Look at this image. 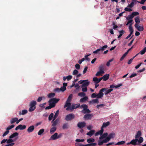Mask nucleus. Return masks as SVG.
I'll list each match as a JSON object with an SVG mask.
<instances>
[{
  "label": "nucleus",
  "instance_id": "nucleus-9",
  "mask_svg": "<svg viewBox=\"0 0 146 146\" xmlns=\"http://www.w3.org/2000/svg\"><path fill=\"white\" fill-rule=\"evenodd\" d=\"M86 125V123L85 122H79L77 124V126L80 129H82Z\"/></svg>",
  "mask_w": 146,
  "mask_h": 146
},
{
  "label": "nucleus",
  "instance_id": "nucleus-6",
  "mask_svg": "<svg viewBox=\"0 0 146 146\" xmlns=\"http://www.w3.org/2000/svg\"><path fill=\"white\" fill-rule=\"evenodd\" d=\"M106 90V88H103L100 90L99 93L97 94V98H101L103 97L104 94L103 92H104Z\"/></svg>",
  "mask_w": 146,
  "mask_h": 146
},
{
  "label": "nucleus",
  "instance_id": "nucleus-51",
  "mask_svg": "<svg viewBox=\"0 0 146 146\" xmlns=\"http://www.w3.org/2000/svg\"><path fill=\"white\" fill-rule=\"evenodd\" d=\"M134 3L133 2H131L130 4H129L127 7H128L132 8L133 6Z\"/></svg>",
  "mask_w": 146,
  "mask_h": 146
},
{
  "label": "nucleus",
  "instance_id": "nucleus-8",
  "mask_svg": "<svg viewBox=\"0 0 146 146\" xmlns=\"http://www.w3.org/2000/svg\"><path fill=\"white\" fill-rule=\"evenodd\" d=\"M26 128V126L25 125H19L17 126L15 128L16 130H17L18 129L20 130H23L25 129Z\"/></svg>",
  "mask_w": 146,
  "mask_h": 146
},
{
  "label": "nucleus",
  "instance_id": "nucleus-22",
  "mask_svg": "<svg viewBox=\"0 0 146 146\" xmlns=\"http://www.w3.org/2000/svg\"><path fill=\"white\" fill-rule=\"evenodd\" d=\"M19 133L17 132H15L11 135L9 136V138L10 139H13V138L17 136L18 135Z\"/></svg>",
  "mask_w": 146,
  "mask_h": 146
},
{
  "label": "nucleus",
  "instance_id": "nucleus-37",
  "mask_svg": "<svg viewBox=\"0 0 146 146\" xmlns=\"http://www.w3.org/2000/svg\"><path fill=\"white\" fill-rule=\"evenodd\" d=\"M87 141L88 143H93L95 141V139L93 138H89L87 139Z\"/></svg>",
  "mask_w": 146,
  "mask_h": 146
},
{
  "label": "nucleus",
  "instance_id": "nucleus-35",
  "mask_svg": "<svg viewBox=\"0 0 146 146\" xmlns=\"http://www.w3.org/2000/svg\"><path fill=\"white\" fill-rule=\"evenodd\" d=\"M107 47L108 46L107 45H105L99 49L100 51L102 52L105 50V49H106Z\"/></svg>",
  "mask_w": 146,
  "mask_h": 146
},
{
  "label": "nucleus",
  "instance_id": "nucleus-19",
  "mask_svg": "<svg viewBox=\"0 0 146 146\" xmlns=\"http://www.w3.org/2000/svg\"><path fill=\"white\" fill-rule=\"evenodd\" d=\"M95 132V131L94 130H92L86 133V135L90 137H91L94 134Z\"/></svg>",
  "mask_w": 146,
  "mask_h": 146
},
{
  "label": "nucleus",
  "instance_id": "nucleus-47",
  "mask_svg": "<svg viewBox=\"0 0 146 146\" xmlns=\"http://www.w3.org/2000/svg\"><path fill=\"white\" fill-rule=\"evenodd\" d=\"M15 127L14 125L12 124L11 125L8 126V127L7 128L6 130H9Z\"/></svg>",
  "mask_w": 146,
  "mask_h": 146
},
{
  "label": "nucleus",
  "instance_id": "nucleus-31",
  "mask_svg": "<svg viewBox=\"0 0 146 146\" xmlns=\"http://www.w3.org/2000/svg\"><path fill=\"white\" fill-rule=\"evenodd\" d=\"M17 120L18 118L17 117L12 118L10 121V123L12 124L15 122H17Z\"/></svg>",
  "mask_w": 146,
  "mask_h": 146
},
{
  "label": "nucleus",
  "instance_id": "nucleus-38",
  "mask_svg": "<svg viewBox=\"0 0 146 146\" xmlns=\"http://www.w3.org/2000/svg\"><path fill=\"white\" fill-rule=\"evenodd\" d=\"M55 95V94L54 93H49L48 95V96L49 98H51L54 97Z\"/></svg>",
  "mask_w": 146,
  "mask_h": 146
},
{
  "label": "nucleus",
  "instance_id": "nucleus-24",
  "mask_svg": "<svg viewBox=\"0 0 146 146\" xmlns=\"http://www.w3.org/2000/svg\"><path fill=\"white\" fill-rule=\"evenodd\" d=\"M113 89H110L108 90H107V89L106 88V90H104V94L106 95H108L109 93L110 92H111L113 90Z\"/></svg>",
  "mask_w": 146,
  "mask_h": 146
},
{
  "label": "nucleus",
  "instance_id": "nucleus-39",
  "mask_svg": "<svg viewBox=\"0 0 146 146\" xmlns=\"http://www.w3.org/2000/svg\"><path fill=\"white\" fill-rule=\"evenodd\" d=\"M72 96H73L72 94H70L69 95L66 101H67V102H70L72 100Z\"/></svg>",
  "mask_w": 146,
  "mask_h": 146
},
{
  "label": "nucleus",
  "instance_id": "nucleus-32",
  "mask_svg": "<svg viewBox=\"0 0 146 146\" xmlns=\"http://www.w3.org/2000/svg\"><path fill=\"white\" fill-rule=\"evenodd\" d=\"M15 140H13L12 139H10L9 138V139H7V143L8 144H10L11 143H13V142L15 141Z\"/></svg>",
  "mask_w": 146,
  "mask_h": 146
},
{
  "label": "nucleus",
  "instance_id": "nucleus-27",
  "mask_svg": "<svg viewBox=\"0 0 146 146\" xmlns=\"http://www.w3.org/2000/svg\"><path fill=\"white\" fill-rule=\"evenodd\" d=\"M59 113V110H58L56 111L55 114L54 115V116L53 119L52 120L53 121H54V120L58 116Z\"/></svg>",
  "mask_w": 146,
  "mask_h": 146
},
{
  "label": "nucleus",
  "instance_id": "nucleus-3",
  "mask_svg": "<svg viewBox=\"0 0 146 146\" xmlns=\"http://www.w3.org/2000/svg\"><path fill=\"white\" fill-rule=\"evenodd\" d=\"M60 99L56 98H52L50 99L48 101L49 104L51 105L53 108L54 107L56 104L59 101Z\"/></svg>",
  "mask_w": 146,
  "mask_h": 146
},
{
  "label": "nucleus",
  "instance_id": "nucleus-43",
  "mask_svg": "<svg viewBox=\"0 0 146 146\" xmlns=\"http://www.w3.org/2000/svg\"><path fill=\"white\" fill-rule=\"evenodd\" d=\"M134 17V16L131 13V15H128L127 17L126 18L127 20H129L133 19Z\"/></svg>",
  "mask_w": 146,
  "mask_h": 146
},
{
  "label": "nucleus",
  "instance_id": "nucleus-2",
  "mask_svg": "<svg viewBox=\"0 0 146 146\" xmlns=\"http://www.w3.org/2000/svg\"><path fill=\"white\" fill-rule=\"evenodd\" d=\"M143 141V139L142 137H140L139 139H133L131 141V144L134 145H139Z\"/></svg>",
  "mask_w": 146,
  "mask_h": 146
},
{
  "label": "nucleus",
  "instance_id": "nucleus-29",
  "mask_svg": "<svg viewBox=\"0 0 146 146\" xmlns=\"http://www.w3.org/2000/svg\"><path fill=\"white\" fill-rule=\"evenodd\" d=\"M99 71L103 72V73H104V64H101L99 66Z\"/></svg>",
  "mask_w": 146,
  "mask_h": 146
},
{
  "label": "nucleus",
  "instance_id": "nucleus-26",
  "mask_svg": "<svg viewBox=\"0 0 146 146\" xmlns=\"http://www.w3.org/2000/svg\"><path fill=\"white\" fill-rule=\"evenodd\" d=\"M110 124V123L109 121H108L106 123H104L103 124V125L101 127V128L103 129L104 128L108 126Z\"/></svg>",
  "mask_w": 146,
  "mask_h": 146
},
{
  "label": "nucleus",
  "instance_id": "nucleus-30",
  "mask_svg": "<svg viewBox=\"0 0 146 146\" xmlns=\"http://www.w3.org/2000/svg\"><path fill=\"white\" fill-rule=\"evenodd\" d=\"M56 128L55 126H53L50 129V133L52 134L56 130Z\"/></svg>",
  "mask_w": 146,
  "mask_h": 146
},
{
  "label": "nucleus",
  "instance_id": "nucleus-56",
  "mask_svg": "<svg viewBox=\"0 0 146 146\" xmlns=\"http://www.w3.org/2000/svg\"><path fill=\"white\" fill-rule=\"evenodd\" d=\"M75 146H85V145H83L80 143H75Z\"/></svg>",
  "mask_w": 146,
  "mask_h": 146
},
{
  "label": "nucleus",
  "instance_id": "nucleus-49",
  "mask_svg": "<svg viewBox=\"0 0 146 146\" xmlns=\"http://www.w3.org/2000/svg\"><path fill=\"white\" fill-rule=\"evenodd\" d=\"M86 94L84 92H80L78 94V96L81 97L85 96Z\"/></svg>",
  "mask_w": 146,
  "mask_h": 146
},
{
  "label": "nucleus",
  "instance_id": "nucleus-46",
  "mask_svg": "<svg viewBox=\"0 0 146 146\" xmlns=\"http://www.w3.org/2000/svg\"><path fill=\"white\" fill-rule=\"evenodd\" d=\"M54 117V114L53 113H51L49 115L48 117V120L49 121H51Z\"/></svg>",
  "mask_w": 146,
  "mask_h": 146
},
{
  "label": "nucleus",
  "instance_id": "nucleus-33",
  "mask_svg": "<svg viewBox=\"0 0 146 146\" xmlns=\"http://www.w3.org/2000/svg\"><path fill=\"white\" fill-rule=\"evenodd\" d=\"M27 113V110H22V112L21 111L19 112V115H23L26 114Z\"/></svg>",
  "mask_w": 146,
  "mask_h": 146
},
{
  "label": "nucleus",
  "instance_id": "nucleus-55",
  "mask_svg": "<svg viewBox=\"0 0 146 146\" xmlns=\"http://www.w3.org/2000/svg\"><path fill=\"white\" fill-rule=\"evenodd\" d=\"M9 130H7L4 132V133L3 134V136L4 137L5 136H6V135H7L8 134V133H9Z\"/></svg>",
  "mask_w": 146,
  "mask_h": 146
},
{
  "label": "nucleus",
  "instance_id": "nucleus-4",
  "mask_svg": "<svg viewBox=\"0 0 146 146\" xmlns=\"http://www.w3.org/2000/svg\"><path fill=\"white\" fill-rule=\"evenodd\" d=\"M36 102L35 101H32L31 102L29 105L30 107L29 110V111L32 112L34 111L36 108Z\"/></svg>",
  "mask_w": 146,
  "mask_h": 146
},
{
  "label": "nucleus",
  "instance_id": "nucleus-14",
  "mask_svg": "<svg viewBox=\"0 0 146 146\" xmlns=\"http://www.w3.org/2000/svg\"><path fill=\"white\" fill-rule=\"evenodd\" d=\"M141 132L140 131H138L135 136V139H139L140 137H141Z\"/></svg>",
  "mask_w": 146,
  "mask_h": 146
},
{
  "label": "nucleus",
  "instance_id": "nucleus-34",
  "mask_svg": "<svg viewBox=\"0 0 146 146\" xmlns=\"http://www.w3.org/2000/svg\"><path fill=\"white\" fill-rule=\"evenodd\" d=\"M119 35L118 36V38H120L122 35L124 33L125 31L123 30H122L120 31H119Z\"/></svg>",
  "mask_w": 146,
  "mask_h": 146
},
{
  "label": "nucleus",
  "instance_id": "nucleus-50",
  "mask_svg": "<svg viewBox=\"0 0 146 146\" xmlns=\"http://www.w3.org/2000/svg\"><path fill=\"white\" fill-rule=\"evenodd\" d=\"M104 73H103V72H101L100 71H98L96 74V76H100L101 74H103Z\"/></svg>",
  "mask_w": 146,
  "mask_h": 146
},
{
  "label": "nucleus",
  "instance_id": "nucleus-13",
  "mask_svg": "<svg viewBox=\"0 0 146 146\" xmlns=\"http://www.w3.org/2000/svg\"><path fill=\"white\" fill-rule=\"evenodd\" d=\"M57 133H56L54 135L51 136L49 140H55L58 139Z\"/></svg>",
  "mask_w": 146,
  "mask_h": 146
},
{
  "label": "nucleus",
  "instance_id": "nucleus-57",
  "mask_svg": "<svg viewBox=\"0 0 146 146\" xmlns=\"http://www.w3.org/2000/svg\"><path fill=\"white\" fill-rule=\"evenodd\" d=\"M133 16L134 17L135 16H137L139 14V13L137 12H135L132 13Z\"/></svg>",
  "mask_w": 146,
  "mask_h": 146
},
{
  "label": "nucleus",
  "instance_id": "nucleus-7",
  "mask_svg": "<svg viewBox=\"0 0 146 146\" xmlns=\"http://www.w3.org/2000/svg\"><path fill=\"white\" fill-rule=\"evenodd\" d=\"M129 29L130 32V34L125 38V39H127L129 38L133 33V29L132 27V24H130L129 26Z\"/></svg>",
  "mask_w": 146,
  "mask_h": 146
},
{
  "label": "nucleus",
  "instance_id": "nucleus-53",
  "mask_svg": "<svg viewBox=\"0 0 146 146\" xmlns=\"http://www.w3.org/2000/svg\"><path fill=\"white\" fill-rule=\"evenodd\" d=\"M84 141V139H77L75 141L78 142H83Z\"/></svg>",
  "mask_w": 146,
  "mask_h": 146
},
{
  "label": "nucleus",
  "instance_id": "nucleus-36",
  "mask_svg": "<svg viewBox=\"0 0 146 146\" xmlns=\"http://www.w3.org/2000/svg\"><path fill=\"white\" fill-rule=\"evenodd\" d=\"M82 112L84 113H90V111L87 108L84 110H82Z\"/></svg>",
  "mask_w": 146,
  "mask_h": 146
},
{
  "label": "nucleus",
  "instance_id": "nucleus-54",
  "mask_svg": "<svg viewBox=\"0 0 146 146\" xmlns=\"http://www.w3.org/2000/svg\"><path fill=\"white\" fill-rule=\"evenodd\" d=\"M78 71L77 70L75 69L73 71L72 74L74 75H76L78 74Z\"/></svg>",
  "mask_w": 146,
  "mask_h": 146
},
{
  "label": "nucleus",
  "instance_id": "nucleus-44",
  "mask_svg": "<svg viewBox=\"0 0 146 146\" xmlns=\"http://www.w3.org/2000/svg\"><path fill=\"white\" fill-rule=\"evenodd\" d=\"M125 143V141H121L118 142L115 145H123Z\"/></svg>",
  "mask_w": 146,
  "mask_h": 146
},
{
  "label": "nucleus",
  "instance_id": "nucleus-64",
  "mask_svg": "<svg viewBox=\"0 0 146 146\" xmlns=\"http://www.w3.org/2000/svg\"><path fill=\"white\" fill-rule=\"evenodd\" d=\"M91 97L93 98H95L96 97L97 98V95H96L95 93H93L92 94Z\"/></svg>",
  "mask_w": 146,
  "mask_h": 146
},
{
  "label": "nucleus",
  "instance_id": "nucleus-48",
  "mask_svg": "<svg viewBox=\"0 0 146 146\" xmlns=\"http://www.w3.org/2000/svg\"><path fill=\"white\" fill-rule=\"evenodd\" d=\"M90 103H98L99 101L98 100V99H94L92 100V101H90Z\"/></svg>",
  "mask_w": 146,
  "mask_h": 146
},
{
  "label": "nucleus",
  "instance_id": "nucleus-16",
  "mask_svg": "<svg viewBox=\"0 0 146 146\" xmlns=\"http://www.w3.org/2000/svg\"><path fill=\"white\" fill-rule=\"evenodd\" d=\"M135 28L139 31H141L143 30L144 28L143 26H139V25H135Z\"/></svg>",
  "mask_w": 146,
  "mask_h": 146
},
{
  "label": "nucleus",
  "instance_id": "nucleus-21",
  "mask_svg": "<svg viewBox=\"0 0 146 146\" xmlns=\"http://www.w3.org/2000/svg\"><path fill=\"white\" fill-rule=\"evenodd\" d=\"M87 81H84L83 82V84L81 86V87H87L90 84V82Z\"/></svg>",
  "mask_w": 146,
  "mask_h": 146
},
{
  "label": "nucleus",
  "instance_id": "nucleus-61",
  "mask_svg": "<svg viewBox=\"0 0 146 146\" xmlns=\"http://www.w3.org/2000/svg\"><path fill=\"white\" fill-rule=\"evenodd\" d=\"M124 10L126 11L130 12L132 11V9L130 8H128L127 7H126L125 8Z\"/></svg>",
  "mask_w": 146,
  "mask_h": 146
},
{
  "label": "nucleus",
  "instance_id": "nucleus-23",
  "mask_svg": "<svg viewBox=\"0 0 146 146\" xmlns=\"http://www.w3.org/2000/svg\"><path fill=\"white\" fill-rule=\"evenodd\" d=\"M109 77V74H106L101 78H102V79H103L104 81H105L107 80L108 79Z\"/></svg>",
  "mask_w": 146,
  "mask_h": 146
},
{
  "label": "nucleus",
  "instance_id": "nucleus-59",
  "mask_svg": "<svg viewBox=\"0 0 146 146\" xmlns=\"http://www.w3.org/2000/svg\"><path fill=\"white\" fill-rule=\"evenodd\" d=\"M145 52L144 50L143 49L142 50H141L139 53L136 54L135 56H137L139 54H140L141 55H143L145 54Z\"/></svg>",
  "mask_w": 146,
  "mask_h": 146
},
{
  "label": "nucleus",
  "instance_id": "nucleus-60",
  "mask_svg": "<svg viewBox=\"0 0 146 146\" xmlns=\"http://www.w3.org/2000/svg\"><path fill=\"white\" fill-rule=\"evenodd\" d=\"M75 67L76 69L79 70L80 69V66L79 64H76L75 65Z\"/></svg>",
  "mask_w": 146,
  "mask_h": 146
},
{
  "label": "nucleus",
  "instance_id": "nucleus-12",
  "mask_svg": "<svg viewBox=\"0 0 146 146\" xmlns=\"http://www.w3.org/2000/svg\"><path fill=\"white\" fill-rule=\"evenodd\" d=\"M35 129V126L34 125H32L30 126L27 129V131L29 133H31Z\"/></svg>",
  "mask_w": 146,
  "mask_h": 146
},
{
  "label": "nucleus",
  "instance_id": "nucleus-63",
  "mask_svg": "<svg viewBox=\"0 0 146 146\" xmlns=\"http://www.w3.org/2000/svg\"><path fill=\"white\" fill-rule=\"evenodd\" d=\"M88 67L87 66H86L85 67L84 69L83 72V74H85L86 73V72L88 69Z\"/></svg>",
  "mask_w": 146,
  "mask_h": 146
},
{
  "label": "nucleus",
  "instance_id": "nucleus-28",
  "mask_svg": "<svg viewBox=\"0 0 146 146\" xmlns=\"http://www.w3.org/2000/svg\"><path fill=\"white\" fill-rule=\"evenodd\" d=\"M58 121L59 119H56L55 120V119L54 121H52V122L53 121V122L52 123V126H56L58 124Z\"/></svg>",
  "mask_w": 146,
  "mask_h": 146
},
{
  "label": "nucleus",
  "instance_id": "nucleus-41",
  "mask_svg": "<svg viewBox=\"0 0 146 146\" xmlns=\"http://www.w3.org/2000/svg\"><path fill=\"white\" fill-rule=\"evenodd\" d=\"M88 106L85 104L82 105L80 106V108H83V110H84L87 108H88Z\"/></svg>",
  "mask_w": 146,
  "mask_h": 146
},
{
  "label": "nucleus",
  "instance_id": "nucleus-1",
  "mask_svg": "<svg viewBox=\"0 0 146 146\" xmlns=\"http://www.w3.org/2000/svg\"><path fill=\"white\" fill-rule=\"evenodd\" d=\"M115 134L114 133H111L108 136L102 141L99 140L98 141V145H102L104 143H107L108 142L111 138H113Z\"/></svg>",
  "mask_w": 146,
  "mask_h": 146
},
{
  "label": "nucleus",
  "instance_id": "nucleus-25",
  "mask_svg": "<svg viewBox=\"0 0 146 146\" xmlns=\"http://www.w3.org/2000/svg\"><path fill=\"white\" fill-rule=\"evenodd\" d=\"M88 99V97L87 96H85L84 97L81 99L80 102L81 103H83L86 102Z\"/></svg>",
  "mask_w": 146,
  "mask_h": 146
},
{
  "label": "nucleus",
  "instance_id": "nucleus-40",
  "mask_svg": "<svg viewBox=\"0 0 146 146\" xmlns=\"http://www.w3.org/2000/svg\"><path fill=\"white\" fill-rule=\"evenodd\" d=\"M97 145L96 143H92L85 145V146H95Z\"/></svg>",
  "mask_w": 146,
  "mask_h": 146
},
{
  "label": "nucleus",
  "instance_id": "nucleus-17",
  "mask_svg": "<svg viewBox=\"0 0 146 146\" xmlns=\"http://www.w3.org/2000/svg\"><path fill=\"white\" fill-rule=\"evenodd\" d=\"M108 135V134L107 133H104L103 134H102L101 136L99 137L100 140H102L104 138H106L107 137Z\"/></svg>",
  "mask_w": 146,
  "mask_h": 146
},
{
  "label": "nucleus",
  "instance_id": "nucleus-11",
  "mask_svg": "<svg viewBox=\"0 0 146 146\" xmlns=\"http://www.w3.org/2000/svg\"><path fill=\"white\" fill-rule=\"evenodd\" d=\"M102 80V78H98L97 77H94L93 78V81L95 84H97L99 83Z\"/></svg>",
  "mask_w": 146,
  "mask_h": 146
},
{
  "label": "nucleus",
  "instance_id": "nucleus-58",
  "mask_svg": "<svg viewBox=\"0 0 146 146\" xmlns=\"http://www.w3.org/2000/svg\"><path fill=\"white\" fill-rule=\"evenodd\" d=\"M60 89V91L62 92H64L66 90V87H64V86H62Z\"/></svg>",
  "mask_w": 146,
  "mask_h": 146
},
{
  "label": "nucleus",
  "instance_id": "nucleus-5",
  "mask_svg": "<svg viewBox=\"0 0 146 146\" xmlns=\"http://www.w3.org/2000/svg\"><path fill=\"white\" fill-rule=\"evenodd\" d=\"M75 117L73 113H70L66 115L65 118V120L68 121L72 120Z\"/></svg>",
  "mask_w": 146,
  "mask_h": 146
},
{
  "label": "nucleus",
  "instance_id": "nucleus-15",
  "mask_svg": "<svg viewBox=\"0 0 146 146\" xmlns=\"http://www.w3.org/2000/svg\"><path fill=\"white\" fill-rule=\"evenodd\" d=\"M71 103H70V102H67V101H66V104L64 106V108H66V107H67V108L66 109V110H68L71 106Z\"/></svg>",
  "mask_w": 146,
  "mask_h": 146
},
{
  "label": "nucleus",
  "instance_id": "nucleus-20",
  "mask_svg": "<svg viewBox=\"0 0 146 146\" xmlns=\"http://www.w3.org/2000/svg\"><path fill=\"white\" fill-rule=\"evenodd\" d=\"M135 25H139V23L140 22L139 17V16H137L136 17L135 19Z\"/></svg>",
  "mask_w": 146,
  "mask_h": 146
},
{
  "label": "nucleus",
  "instance_id": "nucleus-42",
  "mask_svg": "<svg viewBox=\"0 0 146 146\" xmlns=\"http://www.w3.org/2000/svg\"><path fill=\"white\" fill-rule=\"evenodd\" d=\"M68 128V126L67 123H64L62 126V128L63 129H67Z\"/></svg>",
  "mask_w": 146,
  "mask_h": 146
},
{
  "label": "nucleus",
  "instance_id": "nucleus-10",
  "mask_svg": "<svg viewBox=\"0 0 146 146\" xmlns=\"http://www.w3.org/2000/svg\"><path fill=\"white\" fill-rule=\"evenodd\" d=\"M93 117V115L91 114H88L85 115L84 118L86 120H91Z\"/></svg>",
  "mask_w": 146,
  "mask_h": 146
},
{
  "label": "nucleus",
  "instance_id": "nucleus-18",
  "mask_svg": "<svg viewBox=\"0 0 146 146\" xmlns=\"http://www.w3.org/2000/svg\"><path fill=\"white\" fill-rule=\"evenodd\" d=\"M104 131V129L101 128V129L100 130L98 131L95 134V136H97L98 135H100L101 136L102 134Z\"/></svg>",
  "mask_w": 146,
  "mask_h": 146
},
{
  "label": "nucleus",
  "instance_id": "nucleus-45",
  "mask_svg": "<svg viewBox=\"0 0 146 146\" xmlns=\"http://www.w3.org/2000/svg\"><path fill=\"white\" fill-rule=\"evenodd\" d=\"M44 131V129H40L38 133V134L39 135H41Z\"/></svg>",
  "mask_w": 146,
  "mask_h": 146
},
{
  "label": "nucleus",
  "instance_id": "nucleus-62",
  "mask_svg": "<svg viewBox=\"0 0 146 146\" xmlns=\"http://www.w3.org/2000/svg\"><path fill=\"white\" fill-rule=\"evenodd\" d=\"M82 91L83 92H86L87 91V88L86 87H82Z\"/></svg>",
  "mask_w": 146,
  "mask_h": 146
},
{
  "label": "nucleus",
  "instance_id": "nucleus-52",
  "mask_svg": "<svg viewBox=\"0 0 146 146\" xmlns=\"http://www.w3.org/2000/svg\"><path fill=\"white\" fill-rule=\"evenodd\" d=\"M100 52H101L100 49H97L96 50L93 51V53L94 54H96L98 53V54H100Z\"/></svg>",
  "mask_w": 146,
  "mask_h": 146
}]
</instances>
